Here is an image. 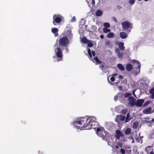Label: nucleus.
I'll return each instance as SVG.
<instances>
[{
    "label": "nucleus",
    "instance_id": "obj_4",
    "mask_svg": "<svg viewBox=\"0 0 154 154\" xmlns=\"http://www.w3.org/2000/svg\"><path fill=\"white\" fill-rule=\"evenodd\" d=\"M69 43V40L65 36L62 37L59 40V45L62 47H65L67 46Z\"/></svg>",
    "mask_w": 154,
    "mask_h": 154
},
{
    "label": "nucleus",
    "instance_id": "obj_3",
    "mask_svg": "<svg viewBox=\"0 0 154 154\" xmlns=\"http://www.w3.org/2000/svg\"><path fill=\"white\" fill-rule=\"evenodd\" d=\"M88 52L89 56V58L91 60H93V62L96 63V64H99L100 63V61L99 60L97 57H95L94 58V60H93L92 56H94L95 55V51H91L90 49H88Z\"/></svg>",
    "mask_w": 154,
    "mask_h": 154
},
{
    "label": "nucleus",
    "instance_id": "obj_22",
    "mask_svg": "<svg viewBox=\"0 0 154 154\" xmlns=\"http://www.w3.org/2000/svg\"><path fill=\"white\" fill-rule=\"evenodd\" d=\"M88 40H88L85 37H83L81 39L82 42L83 43L85 44H87L88 43Z\"/></svg>",
    "mask_w": 154,
    "mask_h": 154
},
{
    "label": "nucleus",
    "instance_id": "obj_56",
    "mask_svg": "<svg viewBox=\"0 0 154 154\" xmlns=\"http://www.w3.org/2000/svg\"><path fill=\"white\" fill-rule=\"evenodd\" d=\"M108 144L109 145V142H108Z\"/></svg>",
    "mask_w": 154,
    "mask_h": 154
},
{
    "label": "nucleus",
    "instance_id": "obj_21",
    "mask_svg": "<svg viewBox=\"0 0 154 154\" xmlns=\"http://www.w3.org/2000/svg\"><path fill=\"white\" fill-rule=\"evenodd\" d=\"M126 68L128 71H131L132 69V66L130 64L126 65Z\"/></svg>",
    "mask_w": 154,
    "mask_h": 154
},
{
    "label": "nucleus",
    "instance_id": "obj_1",
    "mask_svg": "<svg viewBox=\"0 0 154 154\" xmlns=\"http://www.w3.org/2000/svg\"><path fill=\"white\" fill-rule=\"evenodd\" d=\"M73 124L77 129L82 130L84 128L85 129H90L91 128L95 129L96 127L94 126L98 123L96 121V118L91 116L77 119L73 122Z\"/></svg>",
    "mask_w": 154,
    "mask_h": 154
},
{
    "label": "nucleus",
    "instance_id": "obj_31",
    "mask_svg": "<svg viewBox=\"0 0 154 154\" xmlns=\"http://www.w3.org/2000/svg\"><path fill=\"white\" fill-rule=\"evenodd\" d=\"M103 26L105 27L104 28H109L110 26V24L107 22L103 24Z\"/></svg>",
    "mask_w": 154,
    "mask_h": 154
},
{
    "label": "nucleus",
    "instance_id": "obj_29",
    "mask_svg": "<svg viewBox=\"0 0 154 154\" xmlns=\"http://www.w3.org/2000/svg\"><path fill=\"white\" fill-rule=\"evenodd\" d=\"M119 48H124V44L122 42H120L119 44Z\"/></svg>",
    "mask_w": 154,
    "mask_h": 154
},
{
    "label": "nucleus",
    "instance_id": "obj_8",
    "mask_svg": "<svg viewBox=\"0 0 154 154\" xmlns=\"http://www.w3.org/2000/svg\"><path fill=\"white\" fill-rule=\"evenodd\" d=\"M128 104L131 106H134L135 104L136 99L132 97H130L128 98Z\"/></svg>",
    "mask_w": 154,
    "mask_h": 154
},
{
    "label": "nucleus",
    "instance_id": "obj_52",
    "mask_svg": "<svg viewBox=\"0 0 154 154\" xmlns=\"http://www.w3.org/2000/svg\"><path fill=\"white\" fill-rule=\"evenodd\" d=\"M100 68L102 69V70H103V69H102V67H103V66H100Z\"/></svg>",
    "mask_w": 154,
    "mask_h": 154
},
{
    "label": "nucleus",
    "instance_id": "obj_37",
    "mask_svg": "<svg viewBox=\"0 0 154 154\" xmlns=\"http://www.w3.org/2000/svg\"><path fill=\"white\" fill-rule=\"evenodd\" d=\"M131 94L130 93H127L125 94V97H127L129 96H131Z\"/></svg>",
    "mask_w": 154,
    "mask_h": 154
},
{
    "label": "nucleus",
    "instance_id": "obj_50",
    "mask_svg": "<svg viewBox=\"0 0 154 154\" xmlns=\"http://www.w3.org/2000/svg\"><path fill=\"white\" fill-rule=\"evenodd\" d=\"M133 94L134 95V96L135 97H136V95H135V94H134V91H133Z\"/></svg>",
    "mask_w": 154,
    "mask_h": 154
},
{
    "label": "nucleus",
    "instance_id": "obj_2",
    "mask_svg": "<svg viewBox=\"0 0 154 154\" xmlns=\"http://www.w3.org/2000/svg\"><path fill=\"white\" fill-rule=\"evenodd\" d=\"M121 25L123 31H126L128 33L131 32V29L132 28L133 26L130 22L125 21L122 23Z\"/></svg>",
    "mask_w": 154,
    "mask_h": 154
},
{
    "label": "nucleus",
    "instance_id": "obj_33",
    "mask_svg": "<svg viewBox=\"0 0 154 154\" xmlns=\"http://www.w3.org/2000/svg\"><path fill=\"white\" fill-rule=\"evenodd\" d=\"M150 101H146L144 104H143V106H146L148 105V104H149L150 103Z\"/></svg>",
    "mask_w": 154,
    "mask_h": 154
},
{
    "label": "nucleus",
    "instance_id": "obj_16",
    "mask_svg": "<svg viewBox=\"0 0 154 154\" xmlns=\"http://www.w3.org/2000/svg\"><path fill=\"white\" fill-rule=\"evenodd\" d=\"M152 109L151 107H149L143 111V112L146 114H149L151 113Z\"/></svg>",
    "mask_w": 154,
    "mask_h": 154
},
{
    "label": "nucleus",
    "instance_id": "obj_38",
    "mask_svg": "<svg viewBox=\"0 0 154 154\" xmlns=\"http://www.w3.org/2000/svg\"><path fill=\"white\" fill-rule=\"evenodd\" d=\"M112 18L113 20V21L115 22L116 23L118 21H117V20L115 17H112Z\"/></svg>",
    "mask_w": 154,
    "mask_h": 154
},
{
    "label": "nucleus",
    "instance_id": "obj_48",
    "mask_svg": "<svg viewBox=\"0 0 154 154\" xmlns=\"http://www.w3.org/2000/svg\"><path fill=\"white\" fill-rule=\"evenodd\" d=\"M117 75L116 74H114L112 75V76L114 77H116V76H117Z\"/></svg>",
    "mask_w": 154,
    "mask_h": 154
},
{
    "label": "nucleus",
    "instance_id": "obj_44",
    "mask_svg": "<svg viewBox=\"0 0 154 154\" xmlns=\"http://www.w3.org/2000/svg\"><path fill=\"white\" fill-rule=\"evenodd\" d=\"M117 98H118V96L117 95H116L114 97V100L115 101H116L117 100Z\"/></svg>",
    "mask_w": 154,
    "mask_h": 154
},
{
    "label": "nucleus",
    "instance_id": "obj_32",
    "mask_svg": "<svg viewBox=\"0 0 154 154\" xmlns=\"http://www.w3.org/2000/svg\"><path fill=\"white\" fill-rule=\"evenodd\" d=\"M117 144L120 147H122L123 146V143L121 142H118Z\"/></svg>",
    "mask_w": 154,
    "mask_h": 154
},
{
    "label": "nucleus",
    "instance_id": "obj_39",
    "mask_svg": "<svg viewBox=\"0 0 154 154\" xmlns=\"http://www.w3.org/2000/svg\"><path fill=\"white\" fill-rule=\"evenodd\" d=\"M76 19L75 17H73L71 20V22H74L76 21Z\"/></svg>",
    "mask_w": 154,
    "mask_h": 154
},
{
    "label": "nucleus",
    "instance_id": "obj_30",
    "mask_svg": "<svg viewBox=\"0 0 154 154\" xmlns=\"http://www.w3.org/2000/svg\"><path fill=\"white\" fill-rule=\"evenodd\" d=\"M151 147V146H149L146 147L145 149V151L147 153H148L150 150V148Z\"/></svg>",
    "mask_w": 154,
    "mask_h": 154
},
{
    "label": "nucleus",
    "instance_id": "obj_55",
    "mask_svg": "<svg viewBox=\"0 0 154 154\" xmlns=\"http://www.w3.org/2000/svg\"><path fill=\"white\" fill-rule=\"evenodd\" d=\"M145 1H148V0H144Z\"/></svg>",
    "mask_w": 154,
    "mask_h": 154
},
{
    "label": "nucleus",
    "instance_id": "obj_15",
    "mask_svg": "<svg viewBox=\"0 0 154 154\" xmlns=\"http://www.w3.org/2000/svg\"><path fill=\"white\" fill-rule=\"evenodd\" d=\"M58 29L56 28H54L52 29L51 32L54 34L55 36H58Z\"/></svg>",
    "mask_w": 154,
    "mask_h": 154
},
{
    "label": "nucleus",
    "instance_id": "obj_11",
    "mask_svg": "<svg viewBox=\"0 0 154 154\" xmlns=\"http://www.w3.org/2000/svg\"><path fill=\"white\" fill-rule=\"evenodd\" d=\"M102 132L104 133V130L103 128L100 127L97 128V134L99 136L101 135Z\"/></svg>",
    "mask_w": 154,
    "mask_h": 154
},
{
    "label": "nucleus",
    "instance_id": "obj_40",
    "mask_svg": "<svg viewBox=\"0 0 154 154\" xmlns=\"http://www.w3.org/2000/svg\"><path fill=\"white\" fill-rule=\"evenodd\" d=\"M130 140H131L132 143H133L134 142V141L133 138L132 137H131L129 138Z\"/></svg>",
    "mask_w": 154,
    "mask_h": 154
},
{
    "label": "nucleus",
    "instance_id": "obj_58",
    "mask_svg": "<svg viewBox=\"0 0 154 154\" xmlns=\"http://www.w3.org/2000/svg\"><path fill=\"white\" fill-rule=\"evenodd\" d=\"M66 51H68V50L67 49H66Z\"/></svg>",
    "mask_w": 154,
    "mask_h": 154
},
{
    "label": "nucleus",
    "instance_id": "obj_45",
    "mask_svg": "<svg viewBox=\"0 0 154 154\" xmlns=\"http://www.w3.org/2000/svg\"><path fill=\"white\" fill-rule=\"evenodd\" d=\"M118 77L120 79H122L123 78V77L122 75H119Z\"/></svg>",
    "mask_w": 154,
    "mask_h": 154
},
{
    "label": "nucleus",
    "instance_id": "obj_43",
    "mask_svg": "<svg viewBox=\"0 0 154 154\" xmlns=\"http://www.w3.org/2000/svg\"><path fill=\"white\" fill-rule=\"evenodd\" d=\"M151 94V95L150 96V97L152 99L154 98V92H152V93H150Z\"/></svg>",
    "mask_w": 154,
    "mask_h": 154
},
{
    "label": "nucleus",
    "instance_id": "obj_25",
    "mask_svg": "<svg viewBox=\"0 0 154 154\" xmlns=\"http://www.w3.org/2000/svg\"><path fill=\"white\" fill-rule=\"evenodd\" d=\"M117 66L120 70L123 71L125 69V67L121 64H118Z\"/></svg>",
    "mask_w": 154,
    "mask_h": 154
},
{
    "label": "nucleus",
    "instance_id": "obj_12",
    "mask_svg": "<svg viewBox=\"0 0 154 154\" xmlns=\"http://www.w3.org/2000/svg\"><path fill=\"white\" fill-rule=\"evenodd\" d=\"M124 49H116L115 51L117 54L118 56L121 58L122 56V51Z\"/></svg>",
    "mask_w": 154,
    "mask_h": 154
},
{
    "label": "nucleus",
    "instance_id": "obj_51",
    "mask_svg": "<svg viewBox=\"0 0 154 154\" xmlns=\"http://www.w3.org/2000/svg\"><path fill=\"white\" fill-rule=\"evenodd\" d=\"M149 154H154L153 151H151L150 152Z\"/></svg>",
    "mask_w": 154,
    "mask_h": 154
},
{
    "label": "nucleus",
    "instance_id": "obj_19",
    "mask_svg": "<svg viewBox=\"0 0 154 154\" xmlns=\"http://www.w3.org/2000/svg\"><path fill=\"white\" fill-rule=\"evenodd\" d=\"M108 134L107 132L104 130V133L102 132V134H101V135L99 137H101L103 139L105 137L108 136Z\"/></svg>",
    "mask_w": 154,
    "mask_h": 154
},
{
    "label": "nucleus",
    "instance_id": "obj_5",
    "mask_svg": "<svg viewBox=\"0 0 154 154\" xmlns=\"http://www.w3.org/2000/svg\"><path fill=\"white\" fill-rule=\"evenodd\" d=\"M61 21L62 18L61 17L56 15H55L53 16V23L54 25H57L61 23Z\"/></svg>",
    "mask_w": 154,
    "mask_h": 154
},
{
    "label": "nucleus",
    "instance_id": "obj_47",
    "mask_svg": "<svg viewBox=\"0 0 154 154\" xmlns=\"http://www.w3.org/2000/svg\"><path fill=\"white\" fill-rule=\"evenodd\" d=\"M100 38H102V39H103V38H104V36L103 35H100Z\"/></svg>",
    "mask_w": 154,
    "mask_h": 154
},
{
    "label": "nucleus",
    "instance_id": "obj_18",
    "mask_svg": "<svg viewBox=\"0 0 154 154\" xmlns=\"http://www.w3.org/2000/svg\"><path fill=\"white\" fill-rule=\"evenodd\" d=\"M132 119V117L130 115L129 113H128L126 116V117L125 118V122L126 123L128 122L129 120H131Z\"/></svg>",
    "mask_w": 154,
    "mask_h": 154
},
{
    "label": "nucleus",
    "instance_id": "obj_20",
    "mask_svg": "<svg viewBox=\"0 0 154 154\" xmlns=\"http://www.w3.org/2000/svg\"><path fill=\"white\" fill-rule=\"evenodd\" d=\"M102 14V11L101 10H98L96 12L95 15L99 17L101 16Z\"/></svg>",
    "mask_w": 154,
    "mask_h": 154
},
{
    "label": "nucleus",
    "instance_id": "obj_53",
    "mask_svg": "<svg viewBox=\"0 0 154 154\" xmlns=\"http://www.w3.org/2000/svg\"><path fill=\"white\" fill-rule=\"evenodd\" d=\"M119 146L117 144V145L116 146V148L117 149H118V148H119Z\"/></svg>",
    "mask_w": 154,
    "mask_h": 154
},
{
    "label": "nucleus",
    "instance_id": "obj_36",
    "mask_svg": "<svg viewBox=\"0 0 154 154\" xmlns=\"http://www.w3.org/2000/svg\"><path fill=\"white\" fill-rule=\"evenodd\" d=\"M122 154H125V150L124 149H121L120 150Z\"/></svg>",
    "mask_w": 154,
    "mask_h": 154
},
{
    "label": "nucleus",
    "instance_id": "obj_14",
    "mask_svg": "<svg viewBox=\"0 0 154 154\" xmlns=\"http://www.w3.org/2000/svg\"><path fill=\"white\" fill-rule=\"evenodd\" d=\"M123 136V134L121 132L120 130H117L116 131V137L117 139H119L120 137H122Z\"/></svg>",
    "mask_w": 154,
    "mask_h": 154
},
{
    "label": "nucleus",
    "instance_id": "obj_10",
    "mask_svg": "<svg viewBox=\"0 0 154 154\" xmlns=\"http://www.w3.org/2000/svg\"><path fill=\"white\" fill-rule=\"evenodd\" d=\"M144 102V100L143 99H139L137 100L135 104L137 106L141 107Z\"/></svg>",
    "mask_w": 154,
    "mask_h": 154
},
{
    "label": "nucleus",
    "instance_id": "obj_9",
    "mask_svg": "<svg viewBox=\"0 0 154 154\" xmlns=\"http://www.w3.org/2000/svg\"><path fill=\"white\" fill-rule=\"evenodd\" d=\"M125 119V116L122 115H117L116 119H115V121L116 122H119L121 121H124Z\"/></svg>",
    "mask_w": 154,
    "mask_h": 154
},
{
    "label": "nucleus",
    "instance_id": "obj_34",
    "mask_svg": "<svg viewBox=\"0 0 154 154\" xmlns=\"http://www.w3.org/2000/svg\"><path fill=\"white\" fill-rule=\"evenodd\" d=\"M135 0H129V2L130 4L133 5L135 3Z\"/></svg>",
    "mask_w": 154,
    "mask_h": 154
},
{
    "label": "nucleus",
    "instance_id": "obj_41",
    "mask_svg": "<svg viewBox=\"0 0 154 154\" xmlns=\"http://www.w3.org/2000/svg\"><path fill=\"white\" fill-rule=\"evenodd\" d=\"M115 78L112 76H111L110 78V79L112 82H114L115 81Z\"/></svg>",
    "mask_w": 154,
    "mask_h": 154
},
{
    "label": "nucleus",
    "instance_id": "obj_13",
    "mask_svg": "<svg viewBox=\"0 0 154 154\" xmlns=\"http://www.w3.org/2000/svg\"><path fill=\"white\" fill-rule=\"evenodd\" d=\"M144 119L146 120H144L143 121V122L144 123H149L150 124H151L154 122V119H151L148 117H146L144 118Z\"/></svg>",
    "mask_w": 154,
    "mask_h": 154
},
{
    "label": "nucleus",
    "instance_id": "obj_7",
    "mask_svg": "<svg viewBox=\"0 0 154 154\" xmlns=\"http://www.w3.org/2000/svg\"><path fill=\"white\" fill-rule=\"evenodd\" d=\"M132 62L133 66H135L137 70V72L138 73L140 71V63L135 60H132Z\"/></svg>",
    "mask_w": 154,
    "mask_h": 154
},
{
    "label": "nucleus",
    "instance_id": "obj_17",
    "mask_svg": "<svg viewBox=\"0 0 154 154\" xmlns=\"http://www.w3.org/2000/svg\"><path fill=\"white\" fill-rule=\"evenodd\" d=\"M120 36L122 39H125L126 38L127 36L126 33L122 32L120 33Z\"/></svg>",
    "mask_w": 154,
    "mask_h": 154
},
{
    "label": "nucleus",
    "instance_id": "obj_23",
    "mask_svg": "<svg viewBox=\"0 0 154 154\" xmlns=\"http://www.w3.org/2000/svg\"><path fill=\"white\" fill-rule=\"evenodd\" d=\"M139 125V122H135L133 124V128L134 129H136L138 127Z\"/></svg>",
    "mask_w": 154,
    "mask_h": 154
},
{
    "label": "nucleus",
    "instance_id": "obj_35",
    "mask_svg": "<svg viewBox=\"0 0 154 154\" xmlns=\"http://www.w3.org/2000/svg\"><path fill=\"white\" fill-rule=\"evenodd\" d=\"M136 140L137 142H140L141 143H142V140L140 138H136Z\"/></svg>",
    "mask_w": 154,
    "mask_h": 154
},
{
    "label": "nucleus",
    "instance_id": "obj_6",
    "mask_svg": "<svg viewBox=\"0 0 154 154\" xmlns=\"http://www.w3.org/2000/svg\"><path fill=\"white\" fill-rule=\"evenodd\" d=\"M56 55L59 58L57 59V61H59L61 60L62 57V51L61 49H56L55 50Z\"/></svg>",
    "mask_w": 154,
    "mask_h": 154
},
{
    "label": "nucleus",
    "instance_id": "obj_49",
    "mask_svg": "<svg viewBox=\"0 0 154 154\" xmlns=\"http://www.w3.org/2000/svg\"><path fill=\"white\" fill-rule=\"evenodd\" d=\"M110 42L109 41H107L106 42V45H109V44Z\"/></svg>",
    "mask_w": 154,
    "mask_h": 154
},
{
    "label": "nucleus",
    "instance_id": "obj_42",
    "mask_svg": "<svg viewBox=\"0 0 154 154\" xmlns=\"http://www.w3.org/2000/svg\"><path fill=\"white\" fill-rule=\"evenodd\" d=\"M154 87L152 88L150 90H149V93H152V92H154Z\"/></svg>",
    "mask_w": 154,
    "mask_h": 154
},
{
    "label": "nucleus",
    "instance_id": "obj_26",
    "mask_svg": "<svg viewBox=\"0 0 154 154\" xmlns=\"http://www.w3.org/2000/svg\"><path fill=\"white\" fill-rule=\"evenodd\" d=\"M114 36V33L113 32H110L108 34L107 36L108 38H111L113 37Z\"/></svg>",
    "mask_w": 154,
    "mask_h": 154
},
{
    "label": "nucleus",
    "instance_id": "obj_27",
    "mask_svg": "<svg viewBox=\"0 0 154 154\" xmlns=\"http://www.w3.org/2000/svg\"><path fill=\"white\" fill-rule=\"evenodd\" d=\"M87 44H88V46L90 48L92 47L93 45L92 42L91 40H88Z\"/></svg>",
    "mask_w": 154,
    "mask_h": 154
},
{
    "label": "nucleus",
    "instance_id": "obj_46",
    "mask_svg": "<svg viewBox=\"0 0 154 154\" xmlns=\"http://www.w3.org/2000/svg\"><path fill=\"white\" fill-rule=\"evenodd\" d=\"M92 5H94L95 3V0H92Z\"/></svg>",
    "mask_w": 154,
    "mask_h": 154
},
{
    "label": "nucleus",
    "instance_id": "obj_54",
    "mask_svg": "<svg viewBox=\"0 0 154 154\" xmlns=\"http://www.w3.org/2000/svg\"><path fill=\"white\" fill-rule=\"evenodd\" d=\"M86 1L87 2H88L89 3V1H88V0H86Z\"/></svg>",
    "mask_w": 154,
    "mask_h": 154
},
{
    "label": "nucleus",
    "instance_id": "obj_24",
    "mask_svg": "<svg viewBox=\"0 0 154 154\" xmlns=\"http://www.w3.org/2000/svg\"><path fill=\"white\" fill-rule=\"evenodd\" d=\"M131 132V129L130 128H127L125 131V133L126 135L129 134Z\"/></svg>",
    "mask_w": 154,
    "mask_h": 154
},
{
    "label": "nucleus",
    "instance_id": "obj_28",
    "mask_svg": "<svg viewBox=\"0 0 154 154\" xmlns=\"http://www.w3.org/2000/svg\"><path fill=\"white\" fill-rule=\"evenodd\" d=\"M110 29L106 28H103V31L105 33H107L110 31Z\"/></svg>",
    "mask_w": 154,
    "mask_h": 154
},
{
    "label": "nucleus",
    "instance_id": "obj_57",
    "mask_svg": "<svg viewBox=\"0 0 154 154\" xmlns=\"http://www.w3.org/2000/svg\"><path fill=\"white\" fill-rule=\"evenodd\" d=\"M129 151H130V152H131V150H129Z\"/></svg>",
    "mask_w": 154,
    "mask_h": 154
}]
</instances>
